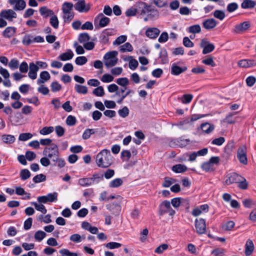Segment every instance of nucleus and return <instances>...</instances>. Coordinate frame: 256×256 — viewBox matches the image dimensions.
<instances>
[{"label":"nucleus","instance_id":"7c9ffc66","mask_svg":"<svg viewBox=\"0 0 256 256\" xmlns=\"http://www.w3.org/2000/svg\"><path fill=\"white\" fill-rule=\"evenodd\" d=\"M26 6V3L24 0H18L14 7V10H22L25 8Z\"/></svg>","mask_w":256,"mask_h":256},{"label":"nucleus","instance_id":"9d476101","mask_svg":"<svg viewBox=\"0 0 256 256\" xmlns=\"http://www.w3.org/2000/svg\"><path fill=\"white\" fill-rule=\"evenodd\" d=\"M58 148L57 145L55 144H52L49 148H45L43 151L42 154L44 156H46L48 158L54 156L55 153L58 152Z\"/></svg>","mask_w":256,"mask_h":256},{"label":"nucleus","instance_id":"e433bc0d","mask_svg":"<svg viewBox=\"0 0 256 256\" xmlns=\"http://www.w3.org/2000/svg\"><path fill=\"white\" fill-rule=\"evenodd\" d=\"M31 204L34 206L37 210H38L44 214L46 213L47 210L42 204H38L36 202H32Z\"/></svg>","mask_w":256,"mask_h":256},{"label":"nucleus","instance_id":"e2e57ef3","mask_svg":"<svg viewBox=\"0 0 256 256\" xmlns=\"http://www.w3.org/2000/svg\"><path fill=\"white\" fill-rule=\"evenodd\" d=\"M19 70L22 73H26L28 70V66L27 62H22L19 66Z\"/></svg>","mask_w":256,"mask_h":256},{"label":"nucleus","instance_id":"ea45409f","mask_svg":"<svg viewBox=\"0 0 256 256\" xmlns=\"http://www.w3.org/2000/svg\"><path fill=\"white\" fill-rule=\"evenodd\" d=\"M120 51L124 52H132L133 50V48L132 44L130 42H126L122 46H120Z\"/></svg>","mask_w":256,"mask_h":256},{"label":"nucleus","instance_id":"f704fd0d","mask_svg":"<svg viewBox=\"0 0 256 256\" xmlns=\"http://www.w3.org/2000/svg\"><path fill=\"white\" fill-rule=\"evenodd\" d=\"M116 82L122 88H127L126 86L129 84V80L127 78H120L116 79Z\"/></svg>","mask_w":256,"mask_h":256},{"label":"nucleus","instance_id":"a211bd4d","mask_svg":"<svg viewBox=\"0 0 256 256\" xmlns=\"http://www.w3.org/2000/svg\"><path fill=\"white\" fill-rule=\"evenodd\" d=\"M238 66L244 68L253 67L256 66V60H254L248 59L242 60L238 61Z\"/></svg>","mask_w":256,"mask_h":256},{"label":"nucleus","instance_id":"2f4dec72","mask_svg":"<svg viewBox=\"0 0 256 256\" xmlns=\"http://www.w3.org/2000/svg\"><path fill=\"white\" fill-rule=\"evenodd\" d=\"M123 180L120 178H116L112 180L108 184L110 188H118L122 186Z\"/></svg>","mask_w":256,"mask_h":256},{"label":"nucleus","instance_id":"bf43d9fd","mask_svg":"<svg viewBox=\"0 0 256 256\" xmlns=\"http://www.w3.org/2000/svg\"><path fill=\"white\" fill-rule=\"evenodd\" d=\"M127 37L126 36L122 35L118 38L114 42L113 44L114 45L117 44L120 45L126 40Z\"/></svg>","mask_w":256,"mask_h":256},{"label":"nucleus","instance_id":"5fc2aeb1","mask_svg":"<svg viewBox=\"0 0 256 256\" xmlns=\"http://www.w3.org/2000/svg\"><path fill=\"white\" fill-rule=\"evenodd\" d=\"M118 52L116 51H112L107 52L104 56V59H118L116 57Z\"/></svg>","mask_w":256,"mask_h":256},{"label":"nucleus","instance_id":"79ce46f5","mask_svg":"<svg viewBox=\"0 0 256 256\" xmlns=\"http://www.w3.org/2000/svg\"><path fill=\"white\" fill-rule=\"evenodd\" d=\"M201 31V28L199 24H194L190 26L188 28V32L190 33L197 34L200 33Z\"/></svg>","mask_w":256,"mask_h":256},{"label":"nucleus","instance_id":"c9c22d12","mask_svg":"<svg viewBox=\"0 0 256 256\" xmlns=\"http://www.w3.org/2000/svg\"><path fill=\"white\" fill-rule=\"evenodd\" d=\"M73 7V4L72 3L66 2L64 3L62 6V10L64 14H67L68 12H70L72 8Z\"/></svg>","mask_w":256,"mask_h":256},{"label":"nucleus","instance_id":"49530a36","mask_svg":"<svg viewBox=\"0 0 256 256\" xmlns=\"http://www.w3.org/2000/svg\"><path fill=\"white\" fill-rule=\"evenodd\" d=\"M90 8L91 4H86L84 0H81V12H88Z\"/></svg>","mask_w":256,"mask_h":256},{"label":"nucleus","instance_id":"8fccbe9b","mask_svg":"<svg viewBox=\"0 0 256 256\" xmlns=\"http://www.w3.org/2000/svg\"><path fill=\"white\" fill-rule=\"evenodd\" d=\"M214 18L222 20L225 18L224 12L221 10H216L214 12Z\"/></svg>","mask_w":256,"mask_h":256},{"label":"nucleus","instance_id":"5701e85b","mask_svg":"<svg viewBox=\"0 0 256 256\" xmlns=\"http://www.w3.org/2000/svg\"><path fill=\"white\" fill-rule=\"evenodd\" d=\"M40 78L37 80V83L38 84L44 83L48 80L50 78V74L47 71L42 72L40 75Z\"/></svg>","mask_w":256,"mask_h":256},{"label":"nucleus","instance_id":"f8f14e48","mask_svg":"<svg viewBox=\"0 0 256 256\" xmlns=\"http://www.w3.org/2000/svg\"><path fill=\"white\" fill-rule=\"evenodd\" d=\"M120 202L118 201L116 202H113L112 204H110L106 206L108 210H110L113 214L116 216L118 215L121 211V206Z\"/></svg>","mask_w":256,"mask_h":256},{"label":"nucleus","instance_id":"412c9836","mask_svg":"<svg viewBox=\"0 0 256 256\" xmlns=\"http://www.w3.org/2000/svg\"><path fill=\"white\" fill-rule=\"evenodd\" d=\"M254 250V245L252 241L248 240L245 246V254L246 256H250L252 254Z\"/></svg>","mask_w":256,"mask_h":256},{"label":"nucleus","instance_id":"3c124183","mask_svg":"<svg viewBox=\"0 0 256 256\" xmlns=\"http://www.w3.org/2000/svg\"><path fill=\"white\" fill-rule=\"evenodd\" d=\"M50 24L51 26L54 28H57L58 26V20L57 16L54 14L50 18Z\"/></svg>","mask_w":256,"mask_h":256},{"label":"nucleus","instance_id":"7ed1b4c3","mask_svg":"<svg viewBox=\"0 0 256 256\" xmlns=\"http://www.w3.org/2000/svg\"><path fill=\"white\" fill-rule=\"evenodd\" d=\"M103 177L102 174H94L92 178H81V186H88L94 183L98 184L103 180Z\"/></svg>","mask_w":256,"mask_h":256},{"label":"nucleus","instance_id":"1a4fd4ad","mask_svg":"<svg viewBox=\"0 0 256 256\" xmlns=\"http://www.w3.org/2000/svg\"><path fill=\"white\" fill-rule=\"evenodd\" d=\"M195 226L196 230V232L200 234H202L205 233L206 231V220L203 218L196 219L195 220Z\"/></svg>","mask_w":256,"mask_h":256},{"label":"nucleus","instance_id":"2eb2a0df","mask_svg":"<svg viewBox=\"0 0 256 256\" xmlns=\"http://www.w3.org/2000/svg\"><path fill=\"white\" fill-rule=\"evenodd\" d=\"M189 142V140H183L182 138H180L171 140L170 145V146H178L182 148L186 146Z\"/></svg>","mask_w":256,"mask_h":256},{"label":"nucleus","instance_id":"13d9d810","mask_svg":"<svg viewBox=\"0 0 256 256\" xmlns=\"http://www.w3.org/2000/svg\"><path fill=\"white\" fill-rule=\"evenodd\" d=\"M192 94H185L182 97L181 100L184 104H188L192 101Z\"/></svg>","mask_w":256,"mask_h":256},{"label":"nucleus","instance_id":"4d7b16f0","mask_svg":"<svg viewBox=\"0 0 256 256\" xmlns=\"http://www.w3.org/2000/svg\"><path fill=\"white\" fill-rule=\"evenodd\" d=\"M104 64L107 68L112 67L115 66L117 62L118 59H104Z\"/></svg>","mask_w":256,"mask_h":256},{"label":"nucleus","instance_id":"58836bf2","mask_svg":"<svg viewBox=\"0 0 256 256\" xmlns=\"http://www.w3.org/2000/svg\"><path fill=\"white\" fill-rule=\"evenodd\" d=\"M46 233L42 230H38L36 232L34 237L36 241H42L46 236Z\"/></svg>","mask_w":256,"mask_h":256},{"label":"nucleus","instance_id":"423d86ee","mask_svg":"<svg viewBox=\"0 0 256 256\" xmlns=\"http://www.w3.org/2000/svg\"><path fill=\"white\" fill-rule=\"evenodd\" d=\"M237 158L240 162L244 165L248 164L246 148L245 146H240L237 150Z\"/></svg>","mask_w":256,"mask_h":256},{"label":"nucleus","instance_id":"c85d7f7f","mask_svg":"<svg viewBox=\"0 0 256 256\" xmlns=\"http://www.w3.org/2000/svg\"><path fill=\"white\" fill-rule=\"evenodd\" d=\"M187 167L182 164H177L172 167V170L176 173H182L187 170Z\"/></svg>","mask_w":256,"mask_h":256},{"label":"nucleus","instance_id":"6e6d98bb","mask_svg":"<svg viewBox=\"0 0 256 256\" xmlns=\"http://www.w3.org/2000/svg\"><path fill=\"white\" fill-rule=\"evenodd\" d=\"M32 137V134L30 133H22L20 134L18 140L21 141H26L31 138Z\"/></svg>","mask_w":256,"mask_h":256},{"label":"nucleus","instance_id":"20e7f679","mask_svg":"<svg viewBox=\"0 0 256 256\" xmlns=\"http://www.w3.org/2000/svg\"><path fill=\"white\" fill-rule=\"evenodd\" d=\"M251 26L250 22L245 21L239 24H236L232 32L235 34H243L248 30Z\"/></svg>","mask_w":256,"mask_h":256},{"label":"nucleus","instance_id":"39448f33","mask_svg":"<svg viewBox=\"0 0 256 256\" xmlns=\"http://www.w3.org/2000/svg\"><path fill=\"white\" fill-rule=\"evenodd\" d=\"M58 194L56 192L50 193L46 196H40L38 197L37 200L38 202L46 204L48 202H52L58 200Z\"/></svg>","mask_w":256,"mask_h":256},{"label":"nucleus","instance_id":"c03bdc74","mask_svg":"<svg viewBox=\"0 0 256 256\" xmlns=\"http://www.w3.org/2000/svg\"><path fill=\"white\" fill-rule=\"evenodd\" d=\"M8 65L11 70H16L18 68L19 61L16 58H12L9 62Z\"/></svg>","mask_w":256,"mask_h":256},{"label":"nucleus","instance_id":"4468645a","mask_svg":"<svg viewBox=\"0 0 256 256\" xmlns=\"http://www.w3.org/2000/svg\"><path fill=\"white\" fill-rule=\"evenodd\" d=\"M187 69L186 66L180 67L176 63H173L171 66L170 74L174 76H178L186 72Z\"/></svg>","mask_w":256,"mask_h":256},{"label":"nucleus","instance_id":"f257e3e1","mask_svg":"<svg viewBox=\"0 0 256 256\" xmlns=\"http://www.w3.org/2000/svg\"><path fill=\"white\" fill-rule=\"evenodd\" d=\"M112 156L110 150L104 149L100 152L96 156V162L98 167L107 168L112 163Z\"/></svg>","mask_w":256,"mask_h":256},{"label":"nucleus","instance_id":"f3484780","mask_svg":"<svg viewBox=\"0 0 256 256\" xmlns=\"http://www.w3.org/2000/svg\"><path fill=\"white\" fill-rule=\"evenodd\" d=\"M150 4H147L144 2H138L136 4V10H138L137 13L140 15H144L146 14Z\"/></svg>","mask_w":256,"mask_h":256},{"label":"nucleus","instance_id":"4c0bfd02","mask_svg":"<svg viewBox=\"0 0 256 256\" xmlns=\"http://www.w3.org/2000/svg\"><path fill=\"white\" fill-rule=\"evenodd\" d=\"M20 178L23 180H25L30 178L31 174L28 169H23L20 172Z\"/></svg>","mask_w":256,"mask_h":256},{"label":"nucleus","instance_id":"b1692460","mask_svg":"<svg viewBox=\"0 0 256 256\" xmlns=\"http://www.w3.org/2000/svg\"><path fill=\"white\" fill-rule=\"evenodd\" d=\"M148 7L149 8H148L146 12L148 17H150L151 19L158 18L159 16L158 11L156 9L152 8L151 5H150Z\"/></svg>","mask_w":256,"mask_h":256},{"label":"nucleus","instance_id":"aec40b11","mask_svg":"<svg viewBox=\"0 0 256 256\" xmlns=\"http://www.w3.org/2000/svg\"><path fill=\"white\" fill-rule=\"evenodd\" d=\"M216 24V21L212 18L207 19L202 22L203 27L206 30L212 29Z\"/></svg>","mask_w":256,"mask_h":256},{"label":"nucleus","instance_id":"bb28decb","mask_svg":"<svg viewBox=\"0 0 256 256\" xmlns=\"http://www.w3.org/2000/svg\"><path fill=\"white\" fill-rule=\"evenodd\" d=\"M256 5V2L253 0H244L241 4V7L244 9L252 8Z\"/></svg>","mask_w":256,"mask_h":256},{"label":"nucleus","instance_id":"37998d69","mask_svg":"<svg viewBox=\"0 0 256 256\" xmlns=\"http://www.w3.org/2000/svg\"><path fill=\"white\" fill-rule=\"evenodd\" d=\"M176 182V180L174 178L166 177L164 178V182L162 186L164 188H168L172 184Z\"/></svg>","mask_w":256,"mask_h":256},{"label":"nucleus","instance_id":"69168bd1","mask_svg":"<svg viewBox=\"0 0 256 256\" xmlns=\"http://www.w3.org/2000/svg\"><path fill=\"white\" fill-rule=\"evenodd\" d=\"M59 252L62 255L66 256H78L77 253L70 252L67 249L60 250Z\"/></svg>","mask_w":256,"mask_h":256},{"label":"nucleus","instance_id":"f03ea898","mask_svg":"<svg viewBox=\"0 0 256 256\" xmlns=\"http://www.w3.org/2000/svg\"><path fill=\"white\" fill-rule=\"evenodd\" d=\"M166 213H168L170 216H173L176 212L172 208L169 201L164 200L159 206L158 214L160 216H163Z\"/></svg>","mask_w":256,"mask_h":256},{"label":"nucleus","instance_id":"72a5a7b5","mask_svg":"<svg viewBox=\"0 0 256 256\" xmlns=\"http://www.w3.org/2000/svg\"><path fill=\"white\" fill-rule=\"evenodd\" d=\"M238 186L240 190H246L248 188V182H247L246 179L242 176V179H240V180L238 182Z\"/></svg>","mask_w":256,"mask_h":256},{"label":"nucleus","instance_id":"603ef678","mask_svg":"<svg viewBox=\"0 0 256 256\" xmlns=\"http://www.w3.org/2000/svg\"><path fill=\"white\" fill-rule=\"evenodd\" d=\"M128 58L130 59L129 62V68L132 70H134L138 66V62L136 59H133L132 56H130Z\"/></svg>","mask_w":256,"mask_h":256},{"label":"nucleus","instance_id":"864d4df0","mask_svg":"<svg viewBox=\"0 0 256 256\" xmlns=\"http://www.w3.org/2000/svg\"><path fill=\"white\" fill-rule=\"evenodd\" d=\"M46 180V176L44 174H39L33 178V181L35 183H39L42 182H44Z\"/></svg>","mask_w":256,"mask_h":256},{"label":"nucleus","instance_id":"774afa93","mask_svg":"<svg viewBox=\"0 0 256 256\" xmlns=\"http://www.w3.org/2000/svg\"><path fill=\"white\" fill-rule=\"evenodd\" d=\"M32 36L30 35H26L22 40V44L26 46H28L32 42H34L33 40H32Z\"/></svg>","mask_w":256,"mask_h":256},{"label":"nucleus","instance_id":"cd10ccee","mask_svg":"<svg viewBox=\"0 0 256 256\" xmlns=\"http://www.w3.org/2000/svg\"><path fill=\"white\" fill-rule=\"evenodd\" d=\"M73 56L74 54L72 52L71 50H68L66 52L62 53L60 55L58 58H60L61 60L66 61L72 59Z\"/></svg>","mask_w":256,"mask_h":256},{"label":"nucleus","instance_id":"a19ab883","mask_svg":"<svg viewBox=\"0 0 256 256\" xmlns=\"http://www.w3.org/2000/svg\"><path fill=\"white\" fill-rule=\"evenodd\" d=\"M201 168L206 172H212L214 170L212 166L209 161L202 163Z\"/></svg>","mask_w":256,"mask_h":256},{"label":"nucleus","instance_id":"680f3d73","mask_svg":"<svg viewBox=\"0 0 256 256\" xmlns=\"http://www.w3.org/2000/svg\"><path fill=\"white\" fill-rule=\"evenodd\" d=\"M76 118L72 116H68L66 120V123L69 126H73L76 123Z\"/></svg>","mask_w":256,"mask_h":256},{"label":"nucleus","instance_id":"de8ad7c7","mask_svg":"<svg viewBox=\"0 0 256 256\" xmlns=\"http://www.w3.org/2000/svg\"><path fill=\"white\" fill-rule=\"evenodd\" d=\"M93 94L98 96H102L104 94V88L102 86H98L93 90Z\"/></svg>","mask_w":256,"mask_h":256},{"label":"nucleus","instance_id":"338daca9","mask_svg":"<svg viewBox=\"0 0 256 256\" xmlns=\"http://www.w3.org/2000/svg\"><path fill=\"white\" fill-rule=\"evenodd\" d=\"M246 82L247 86L251 87L255 84L256 78L254 76H249L246 78Z\"/></svg>","mask_w":256,"mask_h":256},{"label":"nucleus","instance_id":"dca6fc26","mask_svg":"<svg viewBox=\"0 0 256 256\" xmlns=\"http://www.w3.org/2000/svg\"><path fill=\"white\" fill-rule=\"evenodd\" d=\"M29 68L28 77L32 80H35L37 77V72L39 70L38 66L34 62H30L29 64Z\"/></svg>","mask_w":256,"mask_h":256},{"label":"nucleus","instance_id":"473e14b6","mask_svg":"<svg viewBox=\"0 0 256 256\" xmlns=\"http://www.w3.org/2000/svg\"><path fill=\"white\" fill-rule=\"evenodd\" d=\"M2 140L6 144H12L16 140L15 137L10 134H4L2 136Z\"/></svg>","mask_w":256,"mask_h":256},{"label":"nucleus","instance_id":"393cba45","mask_svg":"<svg viewBox=\"0 0 256 256\" xmlns=\"http://www.w3.org/2000/svg\"><path fill=\"white\" fill-rule=\"evenodd\" d=\"M39 11L40 14L45 18L52 16L54 14L52 10L48 8L46 6L41 7Z\"/></svg>","mask_w":256,"mask_h":256},{"label":"nucleus","instance_id":"9b49d317","mask_svg":"<svg viewBox=\"0 0 256 256\" xmlns=\"http://www.w3.org/2000/svg\"><path fill=\"white\" fill-rule=\"evenodd\" d=\"M200 47L203 48L202 54H205L212 52L214 49V44L210 43L206 39H202L200 42Z\"/></svg>","mask_w":256,"mask_h":256},{"label":"nucleus","instance_id":"c756f323","mask_svg":"<svg viewBox=\"0 0 256 256\" xmlns=\"http://www.w3.org/2000/svg\"><path fill=\"white\" fill-rule=\"evenodd\" d=\"M96 130L94 128H87L84 132L82 137L84 140H87L90 138L91 135L94 134Z\"/></svg>","mask_w":256,"mask_h":256},{"label":"nucleus","instance_id":"0e129e2a","mask_svg":"<svg viewBox=\"0 0 256 256\" xmlns=\"http://www.w3.org/2000/svg\"><path fill=\"white\" fill-rule=\"evenodd\" d=\"M168 247V244H162L156 248L154 252L157 254H162L164 250H167Z\"/></svg>","mask_w":256,"mask_h":256},{"label":"nucleus","instance_id":"a18cd8bd","mask_svg":"<svg viewBox=\"0 0 256 256\" xmlns=\"http://www.w3.org/2000/svg\"><path fill=\"white\" fill-rule=\"evenodd\" d=\"M130 110L127 106H124L122 109L118 110V114L122 118H125L129 114Z\"/></svg>","mask_w":256,"mask_h":256},{"label":"nucleus","instance_id":"4be33fe9","mask_svg":"<svg viewBox=\"0 0 256 256\" xmlns=\"http://www.w3.org/2000/svg\"><path fill=\"white\" fill-rule=\"evenodd\" d=\"M200 128L204 132L208 134L214 130V126L208 122H204L201 124Z\"/></svg>","mask_w":256,"mask_h":256},{"label":"nucleus","instance_id":"09e8293b","mask_svg":"<svg viewBox=\"0 0 256 256\" xmlns=\"http://www.w3.org/2000/svg\"><path fill=\"white\" fill-rule=\"evenodd\" d=\"M54 130L53 126H45L40 130V133L42 135H46L52 133Z\"/></svg>","mask_w":256,"mask_h":256},{"label":"nucleus","instance_id":"ddd939ff","mask_svg":"<svg viewBox=\"0 0 256 256\" xmlns=\"http://www.w3.org/2000/svg\"><path fill=\"white\" fill-rule=\"evenodd\" d=\"M0 16L12 22V18H16L17 14L12 10H4L0 12Z\"/></svg>","mask_w":256,"mask_h":256},{"label":"nucleus","instance_id":"6e6552de","mask_svg":"<svg viewBox=\"0 0 256 256\" xmlns=\"http://www.w3.org/2000/svg\"><path fill=\"white\" fill-rule=\"evenodd\" d=\"M242 179V176L236 172L228 174L226 178L225 184L227 185L233 184H238V181Z\"/></svg>","mask_w":256,"mask_h":256},{"label":"nucleus","instance_id":"a878e982","mask_svg":"<svg viewBox=\"0 0 256 256\" xmlns=\"http://www.w3.org/2000/svg\"><path fill=\"white\" fill-rule=\"evenodd\" d=\"M16 32V28L15 27L9 26L6 28L3 32L4 36L8 38L12 37Z\"/></svg>","mask_w":256,"mask_h":256},{"label":"nucleus","instance_id":"0eeeda50","mask_svg":"<svg viewBox=\"0 0 256 256\" xmlns=\"http://www.w3.org/2000/svg\"><path fill=\"white\" fill-rule=\"evenodd\" d=\"M98 22L99 27L103 28L109 24L110 19L104 16L102 13H100L94 18V24L95 26H96Z\"/></svg>","mask_w":256,"mask_h":256},{"label":"nucleus","instance_id":"052dcab7","mask_svg":"<svg viewBox=\"0 0 256 256\" xmlns=\"http://www.w3.org/2000/svg\"><path fill=\"white\" fill-rule=\"evenodd\" d=\"M106 247L110 249H114L119 248L122 246V244L116 242H110L106 244Z\"/></svg>","mask_w":256,"mask_h":256},{"label":"nucleus","instance_id":"6ab92c4d","mask_svg":"<svg viewBox=\"0 0 256 256\" xmlns=\"http://www.w3.org/2000/svg\"><path fill=\"white\" fill-rule=\"evenodd\" d=\"M160 33V30L158 28H148L146 32V36L150 38H156Z\"/></svg>","mask_w":256,"mask_h":256}]
</instances>
